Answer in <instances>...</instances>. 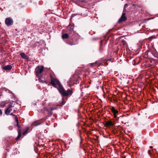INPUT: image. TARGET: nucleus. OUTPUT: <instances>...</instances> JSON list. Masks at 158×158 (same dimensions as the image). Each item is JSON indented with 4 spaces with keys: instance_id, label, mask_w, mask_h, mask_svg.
Masks as SVG:
<instances>
[{
    "instance_id": "f257e3e1",
    "label": "nucleus",
    "mask_w": 158,
    "mask_h": 158,
    "mask_svg": "<svg viewBox=\"0 0 158 158\" xmlns=\"http://www.w3.org/2000/svg\"><path fill=\"white\" fill-rule=\"evenodd\" d=\"M51 77V84L53 86L56 87H58L57 89L62 96H70L73 93V89L70 88L67 90H65L60 84V81L56 79H54Z\"/></svg>"
},
{
    "instance_id": "b1692460",
    "label": "nucleus",
    "mask_w": 158,
    "mask_h": 158,
    "mask_svg": "<svg viewBox=\"0 0 158 158\" xmlns=\"http://www.w3.org/2000/svg\"><path fill=\"white\" fill-rule=\"evenodd\" d=\"M128 4H126L124 6V8H126V6H128Z\"/></svg>"
},
{
    "instance_id": "393cba45",
    "label": "nucleus",
    "mask_w": 158,
    "mask_h": 158,
    "mask_svg": "<svg viewBox=\"0 0 158 158\" xmlns=\"http://www.w3.org/2000/svg\"><path fill=\"white\" fill-rule=\"evenodd\" d=\"M2 111L0 109V114L2 115Z\"/></svg>"
},
{
    "instance_id": "2f4dec72",
    "label": "nucleus",
    "mask_w": 158,
    "mask_h": 158,
    "mask_svg": "<svg viewBox=\"0 0 158 158\" xmlns=\"http://www.w3.org/2000/svg\"><path fill=\"white\" fill-rule=\"evenodd\" d=\"M152 103H154V102H152Z\"/></svg>"
},
{
    "instance_id": "7ed1b4c3",
    "label": "nucleus",
    "mask_w": 158,
    "mask_h": 158,
    "mask_svg": "<svg viewBox=\"0 0 158 158\" xmlns=\"http://www.w3.org/2000/svg\"><path fill=\"white\" fill-rule=\"evenodd\" d=\"M81 79L80 76L76 74H74L69 81V83L70 85H73L76 82H78Z\"/></svg>"
},
{
    "instance_id": "6ab92c4d",
    "label": "nucleus",
    "mask_w": 158,
    "mask_h": 158,
    "mask_svg": "<svg viewBox=\"0 0 158 158\" xmlns=\"http://www.w3.org/2000/svg\"><path fill=\"white\" fill-rule=\"evenodd\" d=\"M6 104V103L5 102H1V105L2 107H4Z\"/></svg>"
},
{
    "instance_id": "aec40b11",
    "label": "nucleus",
    "mask_w": 158,
    "mask_h": 158,
    "mask_svg": "<svg viewBox=\"0 0 158 158\" xmlns=\"http://www.w3.org/2000/svg\"><path fill=\"white\" fill-rule=\"evenodd\" d=\"M74 26H71L69 28V30L70 31H72L73 29Z\"/></svg>"
},
{
    "instance_id": "423d86ee",
    "label": "nucleus",
    "mask_w": 158,
    "mask_h": 158,
    "mask_svg": "<svg viewBox=\"0 0 158 158\" xmlns=\"http://www.w3.org/2000/svg\"><path fill=\"white\" fill-rule=\"evenodd\" d=\"M5 23L8 26L12 25L13 23V19L10 17L6 18L5 19Z\"/></svg>"
},
{
    "instance_id": "a878e982",
    "label": "nucleus",
    "mask_w": 158,
    "mask_h": 158,
    "mask_svg": "<svg viewBox=\"0 0 158 158\" xmlns=\"http://www.w3.org/2000/svg\"><path fill=\"white\" fill-rule=\"evenodd\" d=\"M116 114H114V117L116 118L117 117V116H116Z\"/></svg>"
},
{
    "instance_id": "20e7f679",
    "label": "nucleus",
    "mask_w": 158,
    "mask_h": 158,
    "mask_svg": "<svg viewBox=\"0 0 158 158\" xmlns=\"http://www.w3.org/2000/svg\"><path fill=\"white\" fill-rule=\"evenodd\" d=\"M15 104V102L13 101H12L11 102H10L7 108L5 110V113L6 115H9L10 114V113L12 110V108L14 106Z\"/></svg>"
},
{
    "instance_id": "5701e85b",
    "label": "nucleus",
    "mask_w": 158,
    "mask_h": 158,
    "mask_svg": "<svg viewBox=\"0 0 158 158\" xmlns=\"http://www.w3.org/2000/svg\"><path fill=\"white\" fill-rule=\"evenodd\" d=\"M148 153L149 155H152V153L151 152V150H148Z\"/></svg>"
},
{
    "instance_id": "4be33fe9",
    "label": "nucleus",
    "mask_w": 158,
    "mask_h": 158,
    "mask_svg": "<svg viewBox=\"0 0 158 158\" xmlns=\"http://www.w3.org/2000/svg\"><path fill=\"white\" fill-rule=\"evenodd\" d=\"M116 100L117 99H110V101L112 102H114L116 101Z\"/></svg>"
},
{
    "instance_id": "f3484780",
    "label": "nucleus",
    "mask_w": 158,
    "mask_h": 158,
    "mask_svg": "<svg viewBox=\"0 0 158 158\" xmlns=\"http://www.w3.org/2000/svg\"><path fill=\"white\" fill-rule=\"evenodd\" d=\"M18 135L17 138H15V140H18L20 138V130L19 129L18 130Z\"/></svg>"
},
{
    "instance_id": "39448f33",
    "label": "nucleus",
    "mask_w": 158,
    "mask_h": 158,
    "mask_svg": "<svg viewBox=\"0 0 158 158\" xmlns=\"http://www.w3.org/2000/svg\"><path fill=\"white\" fill-rule=\"evenodd\" d=\"M44 67L43 66H38L35 69V72L37 76L38 77L39 75L43 71Z\"/></svg>"
},
{
    "instance_id": "c756f323",
    "label": "nucleus",
    "mask_w": 158,
    "mask_h": 158,
    "mask_svg": "<svg viewBox=\"0 0 158 158\" xmlns=\"http://www.w3.org/2000/svg\"><path fill=\"white\" fill-rule=\"evenodd\" d=\"M23 122H24V120L23 121V122H21L20 121V123H23Z\"/></svg>"
},
{
    "instance_id": "9d476101",
    "label": "nucleus",
    "mask_w": 158,
    "mask_h": 158,
    "mask_svg": "<svg viewBox=\"0 0 158 158\" xmlns=\"http://www.w3.org/2000/svg\"><path fill=\"white\" fill-rule=\"evenodd\" d=\"M20 56L26 60H29V57L28 56L26 55L23 52L20 53Z\"/></svg>"
},
{
    "instance_id": "1a4fd4ad",
    "label": "nucleus",
    "mask_w": 158,
    "mask_h": 158,
    "mask_svg": "<svg viewBox=\"0 0 158 158\" xmlns=\"http://www.w3.org/2000/svg\"><path fill=\"white\" fill-rule=\"evenodd\" d=\"M110 107L109 109L111 110L112 112L114 114H117L118 113V111L115 109L114 107L110 106Z\"/></svg>"
},
{
    "instance_id": "412c9836",
    "label": "nucleus",
    "mask_w": 158,
    "mask_h": 158,
    "mask_svg": "<svg viewBox=\"0 0 158 158\" xmlns=\"http://www.w3.org/2000/svg\"><path fill=\"white\" fill-rule=\"evenodd\" d=\"M98 63V62L96 61L94 63H92L91 64L92 65V66H95V65L96 64Z\"/></svg>"
},
{
    "instance_id": "bb28decb",
    "label": "nucleus",
    "mask_w": 158,
    "mask_h": 158,
    "mask_svg": "<svg viewBox=\"0 0 158 158\" xmlns=\"http://www.w3.org/2000/svg\"><path fill=\"white\" fill-rule=\"evenodd\" d=\"M153 148L152 146H151L150 147V148Z\"/></svg>"
},
{
    "instance_id": "f8f14e48",
    "label": "nucleus",
    "mask_w": 158,
    "mask_h": 158,
    "mask_svg": "<svg viewBox=\"0 0 158 158\" xmlns=\"http://www.w3.org/2000/svg\"><path fill=\"white\" fill-rule=\"evenodd\" d=\"M60 102L59 104L56 105V106H55V107L58 106H62L63 105H64L66 102V101L64 100V99H62L61 101H60Z\"/></svg>"
},
{
    "instance_id": "9b49d317",
    "label": "nucleus",
    "mask_w": 158,
    "mask_h": 158,
    "mask_svg": "<svg viewBox=\"0 0 158 158\" xmlns=\"http://www.w3.org/2000/svg\"><path fill=\"white\" fill-rule=\"evenodd\" d=\"M12 68V66L10 65L5 66L2 67V69L6 70H10Z\"/></svg>"
},
{
    "instance_id": "a211bd4d",
    "label": "nucleus",
    "mask_w": 158,
    "mask_h": 158,
    "mask_svg": "<svg viewBox=\"0 0 158 158\" xmlns=\"http://www.w3.org/2000/svg\"><path fill=\"white\" fill-rule=\"evenodd\" d=\"M34 149L36 153H38V148L35 146L34 145Z\"/></svg>"
},
{
    "instance_id": "ddd939ff",
    "label": "nucleus",
    "mask_w": 158,
    "mask_h": 158,
    "mask_svg": "<svg viewBox=\"0 0 158 158\" xmlns=\"http://www.w3.org/2000/svg\"><path fill=\"white\" fill-rule=\"evenodd\" d=\"M104 125L106 127H109V126L113 125L114 124L112 121H108L106 122L105 124Z\"/></svg>"
},
{
    "instance_id": "2eb2a0df",
    "label": "nucleus",
    "mask_w": 158,
    "mask_h": 158,
    "mask_svg": "<svg viewBox=\"0 0 158 158\" xmlns=\"http://www.w3.org/2000/svg\"><path fill=\"white\" fill-rule=\"evenodd\" d=\"M15 121L16 122V125H15V126H18V128H19L20 127L19 125V121L18 120V118L16 116H15Z\"/></svg>"
},
{
    "instance_id": "0eeeda50",
    "label": "nucleus",
    "mask_w": 158,
    "mask_h": 158,
    "mask_svg": "<svg viewBox=\"0 0 158 158\" xmlns=\"http://www.w3.org/2000/svg\"><path fill=\"white\" fill-rule=\"evenodd\" d=\"M21 126L20 125V128ZM29 130L28 127H27L25 129H20V137L22 135L23 136L25 135L27 133Z\"/></svg>"
},
{
    "instance_id": "4468645a",
    "label": "nucleus",
    "mask_w": 158,
    "mask_h": 158,
    "mask_svg": "<svg viewBox=\"0 0 158 158\" xmlns=\"http://www.w3.org/2000/svg\"><path fill=\"white\" fill-rule=\"evenodd\" d=\"M41 124V123L40 121H37L35 122H34L32 124V126H37Z\"/></svg>"
},
{
    "instance_id": "473e14b6",
    "label": "nucleus",
    "mask_w": 158,
    "mask_h": 158,
    "mask_svg": "<svg viewBox=\"0 0 158 158\" xmlns=\"http://www.w3.org/2000/svg\"><path fill=\"white\" fill-rule=\"evenodd\" d=\"M152 151L153 152V149L152 150Z\"/></svg>"
},
{
    "instance_id": "dca6fc26",
    "label": "nucleus",
    "mask_w": 158,
    "mask_h": 158,
    "mask_svg": "<svg viewBox=\"0 0 158 158\" xmlns=\"http://www.w3.org/2000/svg\"><path fill=\"white\" fill-rule=\"evenodd\" d=\"M69 37V35L67 33H65L62 35V38L63 39H67Z\"/></svg>"
},
{
    "instance_id": "6e6552de",
    "label": "nucleus",
    "mask_w": 158,
    "mask_h": 158,
    "mask_svg": "<svg viewBox=\"0 0 158 158\" xmlns=\"http://www.w3.org/2000/svg\"><path fill=\"white\" fill-rule=\"evenodd\" d=\"M125 13H123L120 19L118 20V23H120L122 22H123L125 21L126 19V17L125 16Z\"/></svg>"
},
{
    "instance_id": "7c9ffc66",
    "label": "nucleus",
    "mask_w": 158,
    "mask_h": 158,
    "mask_svg": "<svg viewBox=\"0 0 158 158\" xmlns=\"http://www.w3.org/2000/svg\"><path fill=\"white\" fill-rule=\"evenodd\" d=\"M156 102H157V101H158V99H156Z\"/></svg>"
},
{
    "instance_id": "c85d7f7f",
    "label": "nucleus",
    "mask_w": 158,
    "mask_h": 158,
    "mask_svg": "<svg viewBox=\"0 0 158 158\" xmlns=\"http://www.w3.org/2000/svg\"><path fill=\"white\" fill-rule=\"evenodd\" d=\"M148 100H149L151 102H152V99H148Z\"/></svg>"
},
{
    "instance_id": "cd10ccee",
    "label": "nucleus",
    "mask_w": 158,
    "mask_h": 158,
    "mask_svg": "<svg viewBox=\"0 0 158 158\" xmlns=\"http://www.w3.org/2000/svg\"><path fill=\"white\" fill-rule=\"evenodd\" d=\"M10 115H14L12 113H11V114H10Z\"/></svg>"
},
{
    "instance_id": "f03ea898",
    "label": "nucleus",
    "mask_w": 158,
    "mask_h": 158,
    "mask_svg": "<svg viewBox=\"0 0 158 158\" xmlns=\"http://www.w3.org/2000/svg\"><path fill=\"white\" fill-rule=\"evenodd\" d=\"M48 105L50 106H52V107H46L44 108V111L47 112V116L48 117H51L53 114V113L52 111L54 110H57L58 109V107H55L54 105H51L50 103H49Z\"/></svg>"
}]
</instances>
